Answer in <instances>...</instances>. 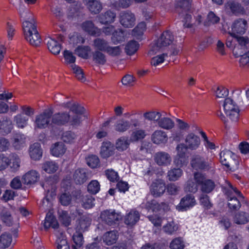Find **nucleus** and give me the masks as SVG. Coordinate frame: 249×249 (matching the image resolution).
<instances>
[{"instance_id":"obj_1","label":"nucleus","mask_w":249,"mask_h":249,"mask_svg":"<svg viewBox=\"0 0 249 249\" xmlns=\"http://www.w3.org/2000/svg\"><path fill=\"white\" fill-rule=\"evenodd\" d=\"M63 107L70 108L72 114L65 112L55 114L52 118L54 124H65L69 123L71 125L77 126L87 118L85 109L78 104L74 103L71 105L68 102L63 104Z\"/></svg>"},{"instance_id":"obj_2","label":"nucleus","mask_w":249,"mask_h":249,"mask_svg":"<svg viewBox=\"0 0 249 249\" xmlns=\"http://www.w3.org/2000/svg\"><path fill=\"white\" fill-rule=\"evenodd\" d=\"M19 14L22 20V28L25 39L31 45L38 46L41 39L37 31L35 20L33 15L27 9H20Z\"/></svg>"},{"instance_id":"obj_3","label":"nucleus","mask_w":249,"mask_h":249,"mask_svg":"<svg viewBox=\"0 0 249 249\" xmlns=\"http://www.w3.org/2000/svg\"><path fill=\"white\" fill-rule=\"evenodd\" d=\"M226 46L232 50L233 55L238 57L244 53L249 45V38L247 36H234L228 37Z\"/></svg>"},{"instance_id":"obj_4","label":"nucleus","mask_w":249,"mask_h":249,"mask_svg":"<svg viewBox=\"0 0 249 249\" xmlns=\"http://www.w3.org/2000/svg\"><path fill=\"white\" fill-rule=\"evenodd\" d=\"M174 40V37L170 31L164 32L160 37L152 46L148 54L150 56L162 51L166 47L172 44Z\"/></svg>"},{"instance_id":"obj_5","label":"nucleus","mask_w":249,"mask_h":249,"mask_svg":"<svg viewBox=\"0 0 249 249\" xmlns=\"http://www.w3.org/2000/svg\"><path fill=\"white\" fill-rule=\"evenodd\" d=\"M220 161L222 164L230 170H237L239 169V162L237 156L229 150H224L220 153Z\"/></svg>"},{"instance_id":"obj_6","label":"nucleus","mask_w":249,"mask_h":249,"mask_svg":"<svg viewBox=\"0 0 249 249\" xmlns=\"http://www.w3.org/2000/svg\"><path fill=\"white\" fill-rule=\"evenodd\" d=\"M224 111L227 116L233 122H236L239 117V109L238 107L231 98H227L222 103Z\"/></svg>"},{"instance_id":"obj_7","label":"nucleus","mask_w":249,"mask_h":249,"mask_svg":"<svg viewBox=\"0 0 249 249\" xmlns=\"http://www.w3.org/2000/svg\"><path fill=\"white\" fill-rule=\"evenodd\" d=\"M187 149L188 148L185 143H179L177 146V155L174 161L177 168L176 170H180V167L186 164L187 159L185 157V154Z\"/></svg>"},{"instance_id":"obj_8","label":"nucleus","mask_w":249,"mask_h":249,"mask_svg":"<svg viewBox=\"0 0 249 249\" xmlns=\"http://www.w3.org/2000/svg\"><path fill=\"white\" fill-rule=\"evenodd\" d=\"M191 165L194 169L198 170H212V162L208 160L197 156L193 158L191 160Z\"/></svg>"},{"instance_id":"obj_9","label":"nucleus","mask_w":249,"mask_h":249,"mask_svg":"<svg viewBox=\"0 0 249 249\" xmlns=\"http://www.w3.org/2000/svg\"><path fill=\"white\" fill-rule=\"evenodd\" d=\"M100 217L103 222L112 226L121 219V216L114 211L105 210L101 212Z\"/></svg>"},{"instance_id":"obj_10","label":"nucleus","mask_w":249,"mask_h":249,"mask_svg":"<svg viewBox=\"0 0 249 249\" xmlns=\"http://www.w3.org/2000/svg\"><path fill=\"white\" fill-rule=\"evenodd\" d=\"M247 28V22L243 19L235 20L231 26V31L229 32L230 37L237 36L236 34H244Z\"/></svg>"},{"instance_id":"obj_11","label":"nucleus","mask_w":249,"mask_h":249,"mask_svg":"<svg viewBox=\"0 0 249 249\" xmlns=\"http://www.w3.org/2000/svg\"><path fill=\"white\" fill-rule=\"evenodd\" d=\"M52 112L46 111L36 117L35 121V128H44L46 127L50 123Z\"/></svg>"},{"instance_id":"obj_12","label":"nucleus","mask_w":249,"mask_h":249,"mask_svg":"<svg viewBox=\"0 0 249 249\" xmlns=\"http://www.w3.org/2000/svg\"><path fill=\"white\" fill-rule=\"evenodd\" d=\"M184 142L187 147L191 150L197 149L200 144L199 137L193 133L188 134L185 136Z\"/></svg>"},{"instance_id":"obj_13","label":"nucleus","mask_w":249,"mask_h":249,"mask_svg":"<svg viewBox=\"0 0 249 249\" xmlns=\"http://www.w3.org/2000/svg\"><path fill=\"white\" fill-rule=\"evenodd\" d=\"M115 150L113 144L110 142H104L100 147V155L101 158L107 159L114 154Z\"/></svg>"},{"instance_id":"obj_14","label":"nucleus","mask_w":249,"mask_h":249,"mask_svg":"<svg viewBox=\"0 0 249 249\" xmlns=\"http://www.w3.org/2000/svg\"><path fill=\"white\" fill-rule=\"evenodd\" d=\"M151 192L155 197L162 196L166 190L165 184L162 179H157L151 185Z\"/></svg>"},{"instance_id":"obj_15","label":"nucleus","mask_w":249,"mask_h":249,"mask_svg":"<svg viewBox=\"0 0 249 249\" xmlns=\"http://www.w3.org/2000/svg\"><path fill=\"white\" fill-rule=\"evenodd\" d=\"M227 186L223 188L224 194L226 196L227 200L229 199L231 197H233L235 195H236L240 199H245V197L242 194L238 191L236 188H234L231 184L228 181H226Z\"/></svg>"},{"instance_id":"obj_16","label":"nucleus","mask_w":249,"mask_h":249,"mask_svg":"<svg viewBox=\"0 0 249 249\" xmlns=\"http://www.w3.org/2000/svg\"><path fill=\"white\" fill-rule=\"evenodd\" d=\"M83 3L92 14H97L102 9V3L98 0H83Z\"/></svg>"},{"instance_id":"obj_17","label":"nucleus","mask_w":249,"mask_h":249,"mask_svg":"<svg viewBox=\"0 0 249 249\" xmlns=\"http://www.w3.org/2000/svg\"><path fill=\"white\" fill-rule=\"evenodd\" d=\"M196 203L195 196L192 194H188L181 198L178 209L181 211L186 210L195 206Z\"/></svg>"},{"instance_id":"obj_18","label":"nucleus","mask_w":249,"mask_h":249,"mask_svg":"<svg viewBox=\"0 0 249 249\" xmlns=\"http://www.w3.org/2000/svg\"><path fill=\"white\" fill-rule=\"evenodd\" d=\"M46 43L49 51L54 55L59 54L61 50V44L54 38L48 37L46 38Z\"/></svg>"},{"instance_id":"obj_19","label":"nucleus","mask_w":249,"mask_h":249,"mask_svg":"<svg viewBox=\"0 0 249 249\" xmlns=\"http://www.w3.org/2000/svg\"><path fill=\"white\" fill-rule=\"evenodd\" d=\"M67 148L62 142H57L51 146L50 148L51 154L54 157H60L66 152Z\"/></svg>"},{"instance_id":"obj_20","label":"nucleus","mask_w":249,"mask_h":249,"mask_svg":"<svg viewBox=\"0 0 249 249\" xmlns=\"http://www.w3.org/2000/svg\"><path fill=\"white\" fill-rule=\"evenodd\" d=\"M151 140L154 143L156 144L165 143L168 141V136L164 131L157 130L152 134Z\"/></svg>"},{"instance_id":"obj_21","label":"nucleus","mask_w":249,"mask_h":249,"mask_svg":"<svg viewBox=\"0 0 249 249\" xmlns=\"http://www.w3.org/2000/svg\"><path fill=\"white\" fill-rule=\"evenodd\" d=\"M120 21L124 27L131 28L135 24V18L131 13H124L121 15Z\"/></svg>"},{"instance_id":"obj_22","label":"nucleus","mask_w":249,"mask_h":249,"mask_svg":"<svg viewBox=\"0 0 249 249\" xmlns=\"http://www.w3.org/2000/svg\"><path fill=\"white\" fill-rule=\"evenodd\" d=\"M118 237V231L113 230L105 232L102 236V239L104 243L107 246H110L117 242Z\"/></svg>"},{"instance_id":"obj_23","label":"nucleus","mask_w":249,"mask_h":249,"mask_svg":"<svg viewBox=\"0 0 249 249\" xmlns=\"http://www.w3.org/2000/svg\"><path fill=\"white\" fill-rule=\"evenodd\" d=\"M140 217V214L138 211L131 210L125 215L124 222L128 226H133L139 220Z\"/></svg>"},{"instance_id":"obj_24","label":"nucleus","mask_w":249,"mask_h":249,"mask_svg":"<svg viewBox=\"0 0 249 249\" xmlns=\"http://www.w3.org/2000/svg\"><path fill=\"white\" fill-rule=\"evenodd\" d=\"M162 116L160 117L157 123L159 126L166 130L172 129L174 126V121L167 116L166 112L162 111Z\"/></svg>"},{"instance_id":"obj_25","label":"nucleus","mask_w":249,"mask_h":249,"mask_svg":"<svg viewBox=\"0 0 249 249\" xmlns=\"http://www.w3.org/2000/svg\"><path fill=\"white\" fill-rule=\"evenodd\" d=\"M81 27L84 31L90 35L99 36L100 34V29L95 27L91 21L88 20L83 22Z\"/></svg>"},{"instance_id":"obj_26","label":"nucleus","mask_w":249,"mask_h":249,"mask_svg":"<svg viewBox=\"0 0 249 249\" xmlns=\"http://www.w3.org/2000/svg\"><path fill=\"white\" fill-rule=\"evenodd\" d=\"M30 158L34 160H39L42 156V150L41 145L38 143L32 144L29 149Z\"/></svg>"},{"instance_id":"obj_27","label":"nucleus","mask_w":249,"mask_h":249,"mask_svg":"<svg viewBox=\"0 0 249 249\" xmlns=\"http://www.w3.org/2000/svg\"><path fill=\"white\" fill-rule=\"evenodd\" d=\"M91 219L87 215H82L78 220L76 231L83 232L87 231L91 224Z\"/></svg>"},{"instance_id":"obj_28","label":"nucleus","mask_w":249,"mask_h":249,"mask_svg":"<svg viewBox=\"0 0 249 249\" xmlns=\"http://www.w3.org/2000/svg\"><path fill=\"white\" fill-rule=\"evenodd\" d=\"M233 221L237 225H245L249 222V214L242 211L235 213L233 215Z\"/></svg>"},{"instance_id":"obj_29","label":"nucleus","mask_w":249,"mask_h":249,"mask_svg":"<svg viewBox=\"0 0 249 249\" xmlns=\"http://www.w3.org/2000/svg\"><path fill=\"white\" fill-rule=\"evenodd\" d=\"M171 160L168 154L165 152H159L156 154L155 161L160 165H167Z\"/></svg>"},{"instance_id":"obj_30","label":"nucleus","mask_w":249,"mask_h":249,"mask_svg":"<svg viewBox=\"0 0 249 249\" xmlns=\"http://www.w3.org/2000/svg\"><path fill=\"white\" fill-rule=\"evenodd\" d=\"M115 14L111 12L107 11L104 14L100 15L98 17L99 21L103 24L112 23L115 18Z\"/></svg>"},{"instance_id":"obj_31","label":"nucleus","mask_w":249,"mask_h":249,"mask_svg":"<svg viewBox=\"0 0 249 249\" xmlns=\"http://www.w3.org/2000/svg\"><path fill=\"white\" fill-rule=\"evenodd\" d=\"M63 54L65 60L64 63L66 65H69L71 69H72L74 66H77L75 64L76 57L69 50H65Z\"/></svg>"},{"instance_id":"obj_32","label":"nucleus","mask_w":249,"mask_h":249,"mask_svg":"<svg viewBox=\"0 0 249 249\" xmlns=\"http://www.w3.org/2000/svg\"><path fill=\"white\" fill-rule=\"evenodd\" d=\"M244 201V199L237 198L236 196L231 197L227 200L228 206L231 211H237L241 208V202Z\"/></svg>"},{"instance_id":"obj_33","label":"nucleus","mask_w":249,"mask_h":249,"mask_svg":"<svg viewBox=\"0 0 249 249\" xmlns=\"http://www.w3.org/2000/svg\"><path fill=\"white\" fill-rule=\"evenodd\" d=\"M74 243L72 248L73 249H82V246L84 243L83 236L82 232L76 231V232L72 236Z\"/></svg>"},{"instance_id":"obj_34","label":"nucleus","mask_w":249,"mask_h":249,"mask_svg":"<svg viewBox=\"0 0 249 249\" xmlns=\"http://www.w3.org/2000/svg\"><path fill=\"white\" fill-rule=\"evenodd\" d=\"M44 228L46 229L50 227L53 229H56L58 227V223L54 217L51 213H47L44 223Z\"/></svg>"},{"instance_id":"obj_35","label":"nucleus","mask_w":249,"mask_h":249,"mask_svg":"<svg viewBox=\"0 0 249 249\" xmlns=\"http://www.w3.org/2000/svg\"><path fill=\"white\" fill-rule=\"evenodd\" d=\"M225 9L227 12L231 11L234 14L244 12V9L238 3L233 1H229L225 5Z\"/></svg>"},{"instance_id":"obj_36","label":"nucleus","mask_w":249,"mask_h":249,"mask_svg":"<svg viewBox=\"0 0 249 249\" xmlns=\"http://www.w3.org/2000/svg\"><path fill=\"white\" fill-rule=\"evenodd\" d=\"M143 117L148 121H154L158 123L160 117L162 116V112L150 111L143 113Z\"/></svg>"},{"instance_id":"obj_37","label":"nucleus","mask_w":249,"mask_h":249,"mask_svg":"<svg viewBox=\"0 0 249 249\" xmlns=\"http://www.w3.org/2000/svg\"><path fill=\"white\" fill-rule=\"evenodd\" d=\"M12 128V122L7 118H3L0 120V132L2 133L7 134Z\"/></svg>"},{"instance_id":"obj_38","label":"nucleus","mask_w":249,"mask_h":249,"mask_svg":"<svg viewBox=\"0 0 249 249\" xmlns=\"http://www.w3.org/2000/svg\"><path fill=\"white\" fill-rule=\"evenodd\" d=\"M75 53L79 57L87 59L91 53V49L89 46H78L75 49Z\"/></svg>"},{"instance_id":"obj_39","label":"nucleus","mask_w":249,"mask_h":249,"mask_svg":"<svg viewBox=\"0 0 249 249\" xmlns=\"http://www.w3.org/2000/svg\"><path fill=\"white\" fill-rule=\"evenodd\" d=\"M38 179L37 172H27L22 178V181L27 185L35 183Z\"/></svg>"},{"instance_id":"obj_40","label":"nucleus","mask_w":249,"mask_h":249,"mask_svg":"<svg viewBox=\"0 0 249 249\" xmlns=\"http://www.w3.org/2000/svg\"><path fill=\"white\" fill-rule=\"evenodd\" d=\"M92 45L95 49L106 52L108 43L105 40L98 38L94 40Z\"/></svg>"},{"instance_id":"obj_41","label":"nucleus","mask_w":249,"mask_h":249,"mask_svg":"<svg viewBox=\"0 0 249 249\" xmlns=\"http://www.w3.org/2000/svg\"><path fill=\"white\" fill-rule=\"evenodd\" d=\"M55 244L57 249H70V246L65 236L60 233L56 240Z\"/></svg>"},{"instance_id":"obj_42","label":"nucleus","mask_w":249,"mask_h":249,"mask_svg":"<svg viewBox=\"0 0 249 249\" xmlns=\"http://www.w3.org/2000/svg\"><path fill=\"white\" fill-rule=\"evenodd\" d=\"M129 145L128 140L126 137H121L117 140L115 148L120 151H123L127 149Z\"/></svg>"},{"instance_id":"obj_43","label":"nucleus","mask_w":249,"mask_h":249,"mask_svg":"<svg viewBox=\"0 0 249 249\" xmlns=\"http://www.w3.org/2000/svg\"><path fill=\"white\" fill-rule=\"evenodd\" d=\"M25 137L23 134H17L13 139L12 143L17 149L20 148L25 142Z\"/></svg>"},{"instance_id":"obj_44","label":"nucleus","mask_w":249,"mask_h":249,"mask_svg":"<svg viewBox=\"0 0 249 249\" xmlns=\"http://www.w3.org/2000/svg\"><path fill=\"white\" fill-rule=\"evenodd\" d=\"M12 240V236L7 233H3L0 236V248H8L11 244Z\"/></svg>"},{"instance_id":"obj_45","label":"nucleus","mask_w":249,"mask_h":249,"mask_svg":"<svg viewBox=\"0 0 249 249\" xmlns=\"http://www.w3.org/2000/svg\"><path fill=\"white\" fill-rule=\"evenodd\" d=\"M87 163L91 168H96L100 166V160L96 155H89L86 158Z\"/></svg>"},{"instance_id":"obj_46","label":"nucleus","mask_w":249,"mask_h":249,"mask_svg":"<svg viewBox=\"0 0 249 249\" xmlns=\"http://www.w3.org/2000/svg\"><path fill=\"white\" fill-rule=\"evenodd\" d=\"M29 118L22 114H18L14 117V122L19 128H24L27 124Z\"/></svg>"},{"instance_id":"obj_47","label":"nucleus","mask_w":249,"mask_h":249,"mask_svg":"<svg viewBox=\"0 0 249 249\" xmlns=\"http://www.w3.org/2000/svg\"><path fill=\"white\" fill-rule=\"evenodd\" d=\"M214 182L211 179H207L201 185V190L204 193H209L214 189Z\"/></svg>"},{"instance_id":"obj_48","label":"nucleus","mask_w":249,"mask_h":249,"mask_svg":"<svg viewBox=\"0 0 249 249\" xmlns=\"http://www.w3.org/2000/svg\"><path fill=\"white\" fill-rule=\"evenodd\" d=\"M146 136V132L144 130L137 129L132 133L130 137V141L132 142L138 141L143 139Z\"/></svg>"},{"instance_id":"obj_49","label":"nucleus","mask_w":249,"mask_h":249,"mask_svg":"<svg viewBox=\"0 0 249 249\" xmlns=\"http://www.w3.org/2000/svg\"><path fill=\"white\" fill-rule=\"evenodd\" d=\"M126 34L122 30L116 31L113 33L111 40L114 44H118L124 40Z\"/></svg>"},{"instance_id":"obj_50","label":"nucleus","mask_w":249,"mask_h":249,"mask_svg":"<svg viewBox=\"0 0 249 249\" xmlns=\"http://www.w3.org/2000/svg\"><path fill=\"white\" fill-rule=\"evenodd\" d=\"M94 198L90 195H86L82 197V206L85 209H90L94 205Z\"/></svg>"},{"instance_id":"obj_51","label":"nucleus","mask_w":249,"mask_h":249,"mask_svg":"<svg viewBox=\"0 0 249 249\" xmlns=\"http://www.w3.org/2000/svg\"><path fill=\"white\" fill-rule=\"evenodd\" d=\"M146 30V25L144 22H141L133 30L132 35L139 38Z\"/></svg>"},{"instance_id":"obj_52","label":"nucleus","mask_w":249,"mask_h":249,"mask_svg":"<svg viewBox=\"0 0 249 249\" xmlns=\"http://www.w3.org/2000/svg\"><path fill=\"white\" fill-rule=\"evenodd\" d=\"M139 48V44L134 41L129 42L125 48V52L127 54L132 55L135 53Z\"/></svg>"},{"instance_id":"obj_53","label":"nucleus","mask_w":249,"mask_h":249,"mask_svg":"<svg viewBox=\"0 0 249 249\" xmlns=\"http://www.w3.org/2000/svg\"><path fill=\"white\" fill-rule=\"evenodd\" d=\"M148 206L150 207L154 211H159L161 209H163L164 211L169 209V206L167 204L162 202L160 204L154 200H152L150 203H148Z\"/></svg>"},{"instance_id":"obj_54","label":"nucleus","mask_w":249,"mask_h":249,"mask_svg":"<svg viewBox=\"0 0 249 249\" xmlns=\"http://www.w3.org/2000/svg\"><path fill=\"white\" fill-rule=\"evenodd\" d=\"M0 215L2 221L5 223L6 225L9 226L12 225L13 219L9 212L6 210H3L0 213Z\"/></svg>"},{"instance_id":"obj_55","label":"nucleus","mask_w":249,"mask_h":249,"mask_svg":"<svg viewBox=\"0 0 249 249\" xmlns=\"http://www.w3.org/2000/svg\"><path fill=\"white\" fill-rule=\"evenodd\" d=\"M42 169L45 171H56L59 168L58 164L54 161H47L44 163Z\"/></svg>"},{"instance_id":"obj_56","label":"nucleus","mask_w":249,"mask_h":249,"mask_svg":"<svg viewBox=\"0 0 249 249\" xmlns=\"http://www.w3.org/2000/svg\"><path fill=\"white\" fill-rule=\"evenodd\" d=\"M88 178V177L85 172H75L73 175L74 180L77 184H83Z\"/></svg>"},{"instance_id":"obj_57","label":"nucleus","mask_w":249,"mask_h":249,"mask_svg":"<svg viewBox=\"0 0 249 249\" xmlns=\"http://www.w3.org/2000/svg\"><path fill=\"white\" fill-rule=\"evenodd\" d=\"M131 123L128 121L121 120L115 125V130L120 132H124L128 129Z\"/></svg>"},{"instance_id":"obj_58","label":"nucleus","mask_w":249,"mask_h":249,"mask_svg":"<svg viewBox=\"0 0 249 249\" xmlns=\"http://www.w3.org/2000/svg\"><path fill=\"white\" fill-rule=\"evenodd\" d=\"M123 47L121 46L111 47L108 45L106 53L109 55L116 56L120 55L122 52Z\"/></svg>"},{"instance_id":"obj_59","label":"nucleus","mask_w":249,"mask_h":249,"mask_svg":"<svg viewBox=\"0 0 249 249\" xmlns=\"http://www.w3.org/2000/svg\"><path fill=\"white\" fill-rule=\"evenodd\" d=\"M59 219L62 224L66 227L69 226L71 222V218L66 211L59 212Z\"/></svg>"},{"instance_id":"obj_60","label":"nucleus","mask_w":249,"mask_h":249,"mask_svg":"<svg viewBox=\"0 0 249 249\" xmlns=\"http://www.w3.org/2000/svg\"><path fill=\"white\" fill-rule=\"evenodd\" d=\"M93 60L99 65H104L106 62V56L102 53L96 51L93 54Z\"/></svg>"},{"instance_id":"obj_61","label":"nucleus","mask_w":249,"mask_h":249,"mask_svg":"<svg viewBox=\"0 0 249 249\" xmlns=\"http://www.w3.org/2000/svg\"><path fill=\"white\" fill-rule=\"evenodd\" d=\"M178 229V226L173 221L168 223L163 227L164 231L169 234H172Z\"/></svg>"},{"instance_id":"obj_62","label":"nucleus","mask_w":249,"mask_h":249,"mask_svg":"<svg viewBox=\"0 0 249 249\" xmlns=\"http://www.w3.org/2000/svg\"><path fill=\"white\" fill-rule=\"evenodd\" d=\"M70 41L75 45L83 44L85 42V39L81 35L77 33H74L70 36Z\"/></svg>"},{"instance_id":"obj_63","label":"nucleus","mask_w":249,"mask_h":249,"mask_svg":"<svg viewBox=\"0 0 249 249\" xmlns=\"http://www.w3.org/2000/svg\"><path fill=\"white\" fill-rule=\"evenodd\" d=\"M100 190V184L97 180H92L88 186V191L92 194H96Z\"/></svg>"},{"instance_id":"obj_64","label":"nucleus","mask_w":249,"mask_h":249,"mask_svg":"<svg viewBox=\"0 0 249 249\" xmlns=\"http://www.w3.org/2000/svg\"><path fill=\"white\" fill-rule=\"evenodd\" d=\"M171 249H183L184 245L180 238H176L172 240L170 245Z\"/></svg>"}]
</instances>
